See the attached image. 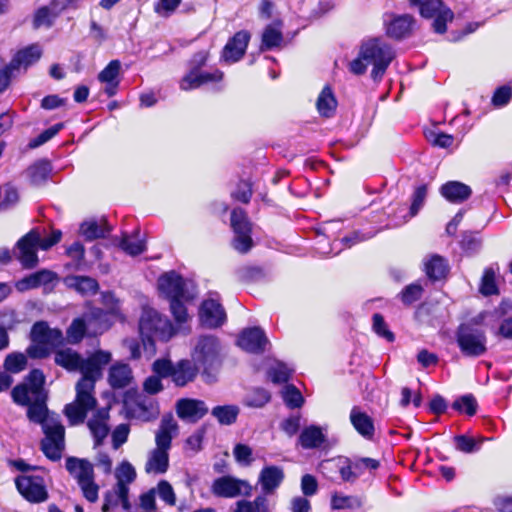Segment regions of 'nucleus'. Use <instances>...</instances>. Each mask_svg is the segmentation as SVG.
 Segmentation results:
<instances>
[{"label":"nucleus","instance_id":"35","mask_svg":"<svg viewBox=\"0 0 512 512\" xmlns=\"http://www.w3.org/2000/svg\"><path fill=\"white\" fill-rule=\"evenodd\" d=\"M326 441L321 427L311 425L303 429L299 436V443L304 449L320 447Z\"/></svg>","mask_w":512,"mask_h":512},{"label":"nucleus","instance_id":"46","mask_svg":"<svg viewBox=\"0 0 512 512\" xmlns=\"http://www.w3.org/2000/svg\"><path fill=\"white\" fill-rule=\"evenodd\" d=\"M352 463H353V469L356 473V477L357 479L359 477H361L365 471H374V470H377L380 466V463L378 460L374 459V458H369V457H360V458H355L352 460Z\"/></svg>","mask_w":512,"mask_h":512},{"label":"nucleus","instance_id":"3","mask_svg":"<svg viewBox=\"0 0 512 512\" xmlns=\"http://www.w3.org/2000/svg\"><path fill=\"white\" fill-rule=\"evenodd\" d=\"M178 434V424L172 414L162 417L155 433L156 447L148 454L145 471L148 474H164L169 467V450L172 439Z\"/></svg>","mask_w":512,"mask_h":512},{"label":"nucleus","instance_id":"64","mask_svg":"<svg viewBox=\"0 0 512 512\" xmlns=\"http://www.w3.org/2000/svg\"><path fill=\"white\" fill-rule=\"evenodd\" d=\"M233 455L236 461L243 465H250L253 461L252 459V449L245 444H237L233 449Z\"/></svg>","mask_w":512,"mask_h":512},{"label":"nucleus","instance_id":"16","mask_svg":"<svg viewBox=\"0 0 512 512\" xmlns=\"http://www.w3.org/2000/svg\"><path fill=\"white\" fill-rule=\"evenodd\" d=\"M211 490L216 496L235 498L240 495L250 496L252 487L245 480L237 479L232 476H222L214 480Z\"/></svg>","mask_w":512,"mask_h":512},{"label":"nucleus","instance_id":"18","mask_svg":"<svg viewBox=\"0 0 512 512\" xmlns=\"http://www.w3.org/2000/svg\"><path fill=\"white\" fill-rule=\"evenodd\" d=\"M177 416L188 423H196L202 419L209 411L204 401L192 398H181L177 400Z\"/></svg>","mask_w":512,"mask_h":512},{"label":"nucleus","instance_id":"8","mask_svg":"<svg viewBox=\"0 0 512 512\" xmlns=\"http://www.w3.org/2000/svg\"><path fill=\"white\" fill-rule=\"evenodd\" d=\"M194 364L209 373L221 365V345L217 337L204 335L199 337L192 352Z\"/></svg>","mask_w":512,"mask_h":512},{"label":"nucleus","instance_id":"61","mask_svg":"<svg viewBox=\"0 0 512 512\" xmlns=\"http://www.w3.org/2000/svg\"><path fill=\"white\" fill-rule=\"evenodd\" d=\"M183 301L186 300L184 298L170 300L171 312L174 316L175 321L179 324L187 322L189 318L187 309L184 306Z\"/></svg>","mask_w":512,"mask_h":512},{"label":"nucleus","instance_id":"36","mask_svg":"<svg viewBox=\"0 0 512 512\" xmlns=\"http://www.w3.org/2000/svg\"><path fill=\"white\" fill-rule=\"evenodd\" d=\"M66 283L82 295H94L99 288L97 281L88 276L68 277Z\"/></svg>","mask_w":512,"mask_h":512},{"label":"nucleus","instance_id":"40","mask_svg":"<svg viewBox=\"0 0 512 512\" xmlns=\"http://www.w3.org/2000/svg\"><path fill=\"white\" fill-rule=\"evenodd\" d=\"M50 172L51 166L49 162L45 160L38 161L27 169V175L30 181L35 185H39L46 181Z\"/></svg>","mask_w":512,"mask_h":512},{"label":"nucleus","instance_id":"31","mask_svg":"<svg viewBox=\"0 0 512 512\" xmlns=\"http://www.w3.org/2000/svg\"><path fill=\"white\" fill-rule=\"evenodd\" d=\"M111 228L106 222L105 218L90 219L84 221L80 226V232L85 237L86 240H94L97 238L105 237Z\"/></svg>","mask_w":512,"mask_h":512},{"label":"nucleus","instance_id":"2","mask_svg":"<svg viewBox=\"0 0 512 512\" xmlns=\"http://www.w3.org/2000/svg\"><path fill=\"white\" fill-rule=\"evenodd\" d=\"M46 397H34V401L27 405V417L31 422L41 424L45 435L41 449L47 458L57 461L65 447V429L58 416L49 414Z\"/></svg>","mask_w":512,"mask_h":512},{"label":"nucleus","instance_id":"34","mask_svg":"<svg viewBox=\"0 0 512 512\" xmlns=\"http://www.w3.org/2000/svg\"><path fill=\"white\" fill-rule=\"evenodd\" d=\"M62 11L56 1H52L49 6L39 8L33 19V27L38 29L40 27L52 26L54 20Z\"/></svg>","mask_w":512,"mask_h":512},{"label":"nucleus","instance_id":"44","mask_svg":"<svg viewBox=\"0 0 512 512\" xmlns=\"http://www.w3.org/2000/svg\"><path fill=\"white\" fill-rule=\"evenodd\" d=\"M27 366V356L20 352L8 354L4 360V368L10 373H19Z\"/></svg>","mask_w":512,"mask_h":512},{"label":"nucleus","instance_id":"33","mask_svg":"<svg viewBox=\"0 0 512 512\" xmlns=\"http://www.w3.org/2000/svg\"><path fill=\"white\" fill-rule=\"evenodd\" d=\"M41 56V50L37 45L29 46L23 50H20L11 60L10 68H15L19 71L21 68L26 69L39 60Z\"/></svg>","mask_w":512,"mask_h":512},{"label":"nucleus","instance_id":"5","mask_svg":"<svg viewBox=\"0 0 512 512\" xmlns=\"http://www.w3.org/2000/svg\"><path fill=\"white\" fill-rule=\"evenodd\" d=\"M361 57L373 65L371 77L377 81L382 79L396 54L390 44L381 38H370L362 42Z\"/></svg>","mask_w":512,"mask_h":512},{"label":"nucleus","instance_id":"27","mask_svg":"<svg viewBox=\"0 0 512 512\" xmlns=\"http://www.w3.org/2000/svg\"><path fill=\"white\" fill-rule=\"evenodd\" d=\"M440 193L451 203H462L471 196L472 190L462 182L449 181L441 186Z\"/></svg>","mask_w":512,"mask_h":512},{"label":"nucleus","instance_id":"10","mask_svg":"<svg viewBox=\"0 0 512 512\" xmlns=\"http://www.w3.org/2000/svg\"><path fill=\"white\" fill-rule=\"evenodd\" d=\"M153 372L162 377H171L176 386L183 387L192 382L199 368L189 360H180L175 365L168 359H157L152 365Z\"/></svg>","mask_w":512,"mask_h":512},{"label":"nucleus","instance_id":"1","mask_svg":"<svg viewBox=\"0 0 512 512\" xmlns=\"http://www.w3.org/2000/svg\"><path fill=\"white\" fill-rule=\"evenodd\" d=\"M112 359L108 351L98 350L87 359L81 357L76 351L66 348L55 353V363L68 371H79L81 379L76 384V399L64 408V414L70 425L84 422L89 411L96 407L94 397L95 383L102 376V370Z\"/></svg>","mask_w":512,"mask_h":512},{"label":"nucleus","instance_id":"41","mask_svg":"<svg viewBox=\"0 0 512 512\" xmlns=\"http://www.w3.org/2000/svg\"><path fill=\"white\" fill-rule=\"evenodd\" d=\"M88 336V325L83 315L80 318H76L72 321L67 329V340L69 343H79L83 337Z\"/></svg>","mask_w":512,"mask_h":512},{"label":"nucleus","instance_id":"54","mask_svg":"<svg viewBox=\"0 0 512 512\" xmlns=\"http://www.w3.org/2000/svg\"><path fill=\"white\" fill-rule=\"evenodd\" d=\"M116 484H122L125 487H128L130 483H132L136 478V472L133 466L128 463H122L116 471Z\"/></svg>","mask_w":512,"mask_h":512},{"label":"nucleus","instance_id":"32","mask_svg":"<svg viewBox=\"0 0 512 512\" xmlns=\"http://www.w3.org/2000/svg\"><path fill=\"white\" fill-rule=\"evenodd\" d=\"M119 247L127 255L135 257L146 251V241L139 231H135L133 234H123Z\"/></svg>","mask_w":512,"mask_h":512},{"label":"nucleus","instance_id":"48","mask_svg":"<svg viewBox=\"0 0 512 512\" xmlns=\"http://www.w3.org/2000/svg\"><path fill=\"white\" fill-rule=\"evenodd\" d=\"M480 292L485 296L498 294V288L495 282V271L492 268H487L484 271Z\"/></svg>","mask_w":512,"mask_h":512},{"label":"nucleus","instance_id":"62","mask_svg":"<svg viewBox=\"0 0 512 512\" xmlns=\"http://www.w3.org/2000/svg\"><path fill=\"white\" fill-rule=\"evenodd\" d=\"M30 393L31 392H30V389L28 388V385L23 383V384L16 385L12 389L11 396H12L13 401L16 404L21 405V406H27L31 402V399L29 397Z\"/></svg>","mask_w":512,"mask_h":512},{"label":"nucleus","instance_id":"7","mask_svg":"<svg viewBox=\"0 0 512 512\" xmlns=\"http://www.w3.org/2000/svg\"><path fill=\"white\" fill-rule=\"evenodd\" d=\"M208 52L200 51L192 57L189 62V71L180 81V88L183 91H189L212 82H220L223 79V73L215 69L212 72L202 71L206 64Z\"/></svg>","mask_w":512,"mask_h":512},{"label":"nucleus","instance_id":"24","mask_svg":"<svg viewBox=\"0 0 512 512\" xmlns=\"http://www.w3.org/2000/svg\"><path fill=\"white\" fill-rule=\"evenodd\" d=\"M129 487L122 484H115V486L104 494V503L102 505L103 512H109L111 509L121 503L125 511L130 510L131 504L128 498Z\"/></svg>","mask_w":512,"mask_h":512},{"label":"nucleus","instance_id":"63","mask_svg":"<svg viewBox=\"0 0 512 512\" xmlns=\"http://www.w3.org/2000/svg\"><path fill=\"white\" fill-rule=\"evenodd\" d=\"M373 330L387 341H394V334L387 328L384 318L380 314L373 315Z\"/></svg>","mask_w":512,"mask_h":512},{"label":"nucleus","instance_id":"42","mask_svg":"<svg viewBox=\"0 0 512 512\" xmlns=\"http://www.w3.org/2000/svg\"><path fill=\"white\" fill-rule=\"evenodd\" d=\"M34 397H45V376L39 369H33L26 377V383Z\"/></svg>","mask_w":512,"mask_h":512},{"label":"nucleus","instance_id":"39","mask_svg":"<svg viewBox=\"0 0 512 512\" xmlns=\"http://www.w3.org/2000/svg\"><path fill=\"white\" fill-rule=\"evenodd\" d=\"M425 270L429 278L439 280L446 275L448 266L444 258L434 255L425 263Z\"/></svg>","mask_w":512,"mask_h":512},{"label":"nucleus","instance_id":"55","mask_svg":"<svg viewBox=\"0 0 512 512\" xmlns=\"http://www.w3.org/2000/svg\"><path fill=\"white\" fill-rule=\"evenodd\" d=\"M423 288L421 285L413 283L407 285L400 293V298L403 304L411 305L419 300L422 296Z\"/></svg>","mask_w":512,"mask_h":512},{"label":"nucleus","instance_id":"13","mask_svg":"<svg viewBox=\"0 0 512 512\" xmlns=\"http://www.w3.org/2000/svg\"><path fill=\"white\" fill-rule=\"evenodd\" d=\"M158 289L169 300L178 298L191 300L195 295L192 283L185 280L175 271L166 272L159 277Z\"/></svg>","mask_w":512,"mask_h":512},{"label":"nucleus","instance_id":"51","mask_svg":"<svg viewBox=\"0 0 512 512\" xmlns=\"http://www.w3.org/2000/svg\"><path fill=\"white\" fill-rule=\"evenodd\" d=\"M121 64L118 60H112L109 64L99 73L98 79L103 83L119 82L118 75L120 72Z\"/></svg>","mask_w":512,"mask_h":512},{"label":"nucleus","instance_id":"28","mask_svg":"<svg viewBox=\"0 0 512 512\" xmlns=\"http://www.w3.org/2000/svg\"><path fill=\"white\" fill-rule=\"evenodd\" d=\"M56 275L46 269L32 273L16 282L18 291L23 292L30 289L38 288L42 285H47L55 279Z\"/></svg>","mask_w":512,"mask_h":512},{"label":"nucleus","instance_id":"52","mask_svg":"<svg viewBox=\"0 0 512 512\" xmlns=\"http://www.w3.org/2000/svg\"><path fill=\"white\" fill-rule=\"evenodd\" d=\"M156 494L159 496L161 500H163L166 504L173 506L176 503V495L172 485L166 481L161 480L158 482L156 488Z\"/></svg>","mask_w":512,"mask_h":512},{"label":"nucleus","instance_id":"56","mask_svg":"<svg viewBox=\"0 0 512 512\" xmlns=\"http://www.w3.org/2000/svg\"><path fill=\"white\" fill-rule=\"evenodd\" d=\"M292 370L289 369L284 363L277 362L275 366L271 367L268 375L274 383H285L289 380Z\"/></svg>","mask_w":512,"mask_h":512},{"label":"nucleus","instance_id":"6","mask_svg":"<svg viewBox=\"0 0 512 512\" xmlns=\"http://www.w3.org/2000/svg\"><path fill=\"white\" fill-rule=\"evenodd\" d=\"M139 331L145 346H153L156 339L168 341L174 334L171 322L158 311L149 307L142 310Z\"/></svg>","mask_w":512,"mask_h":512},{"label":"nucleus","instance_id":"9","mask_svg":"<svg viewBox=\"0 0 512 512\" xmlns=\"http://www.w3.org/2000/svg\"><path fill=\"white\" fill-rule=\"evenodd\" d=\"M66 469L76 479L85 499L92 503L96 502L99 486L94 481L93 465L85 459L69 457L66 460Z\"/></svg>","mask_w":512,"mask_h":512},{"label":"nucleus","instance_id":"58","mask_svg":"<svg viewBox=\"0 0 512 512\" xmlns=\"http://www.w3.org/2000/svg\"><path fill=\"white\" fill-rule=\"evenodd\" d=\"M283 399L290 408H299L303 404V397L300 391L293 385H287L283 392Z\"/></svg>","mask_w":512,"mask_h":512},{"label":"nucleus","instance_id":"20","mask_svg":"<svg viewBox=\"0 0 512 512\" xmlns=\"http://www.w3.org/2000/svg\"><path fill=\"white\" fill-rule=\"evenodd\" d=\"M30 338L32 342H40L52 349L63 343L62 331L50 328L44 321L36 322L31 329Z\"/></svg>","mask_w":512,"mask_h":512},{"label":"nucleus","instance_id":"25","mask_svg":"<svg viewBox=\"0 0 512 512\" xmlns=\"http://www.w3.org/2000/svg\"><path fill=\"white\" fill-rule=\"evenodd\" d=\"M350 421L354 429L365 439L371 440L375 434L373 419L359 407L354 406L350 411Z\"/></svg>","mask_w":512,"mask_h":512},{"label":"nucleus","instance_id":"12","mask_svg":"<svg viewBox=\"0 0 512 512\" xmlns=\"http://www.w3.org/2000/svg\"><path fill=\"white\" fill-rule=\"evenodd\" d=\"M410 2L412 5L419 6L422 17L434 19L432 27L436 33L446 32V25L453 20L454 13L441 0H410Z\"/></svg>","mask_w":512,"mask_h":512},{"label":"nucleus","instance_id":"17","mask_svg":"<svg viewBox=\"0 0 512 512\" xmlns=\"http://www.w3.org/2000/svg\"><path fill=\"white\" fill-rule=\"evenodd\" d=\"M238 346L246 352L261 354L269 345L265 332L260 327L244 329L237 340Z\"/></svg>","mask_w":512,"mask_h":512},{"label":"nucleus","instance_id":"57","mask_svg":"<svg viewBox=\"0 0 512 512\" xmlns=\"http://www.w3.org/2000/svg\"><path fill=\"white\" fill-rule=\"evenodd\" d=\"M270 401V394L265 389H256L245 399V404L249 407L261 408Z\"/></svg>","mask_w":512,"mask_h":512},{"label":"nucleus","instance_id":"15","mask_svg":"<svg viewBox=\"0 0 512 512\" xmlns=\"http://www.w3.org/2000/svg\"><path fill=\"white\" fill-rule=\"evenodd\" d=\"M15 484L19 493L30 503H41L48 499L45 480L39 475H20Z\"/></svg>","mask_w":512,"mask_h":512},{"label":"nucleus","instance_id":"37","mask_svg":"<svg viewBox=\"0 0 512 512\" xmlns=\"http://www.w3.org/2000/svg\"><path fill=\"white\" fill-rule=\"evenodd\" d=\"M362 505V499L355 495H344L342 493H335L331 497V508L334 510H356L361 508Z\"/></svg>","mask_w":512,"mask_h":512},{"label":"nucleus","instance_id":"49","mask_svg":"<svg viewBox=\"0 0 512 512\" xmlns=\"http://www.w3.org/2000/svg\"><path fill=\"white\" fill-rule=\"evenodd\" d=\"M482 246V240L476 232H465L462 236L461 247L469 254L477 253Z\"/></svg>","mask_w":512,"mask_h":512},{"label":"nucleus","instance_id":"60","mask_svg":"<svg viewBox=\"0 0 512 512\" xmlns=\"http://www.w3.org/2000/svg\"><path fill=\"white\" fill-rule=\"evenodd\" d=\"M427 197V187L426 185H421L417 187L412 196V204L410 207V216L414 217L420 209L423 207L424 202Z\"/></svg>","mask_w":512,"mask_h":512},{"label":"nucleus","instance_id":"21","mask_svg":"<svg viewBox=\"0 0 512 512\" xmlns=\"http://www.w3.org/2000/svg\"><path fill=\"white\" fill-rule=\"evenodd\" d=\"M250 40V33L247 31H239L225 45L222 58L226 62H237L245 54L246 48Z\"/></svg>","mask_w":512,"mask_h":512},{"label":"nucleus","instance_id":"4","mask_svg":"<svg viewBox=\"0 0 512 512\" xmlns=\"http://www.w3.org/2000/svg\"><path fill=\"white\" fill-rule=\"evenodd\" d=\"M45 230L34 228L17 242L16 257L25 268H33L38 263L37 249L48 250L62 238V232L54 229L44 236Z\"/></svg>","mask_w":512,"mask_h":512},{"label":"nucleus","instance_id":"23","mask_svg":"<svg viewBox=\"0 0 512 512\" xmlns=\"http://www.w3.org/2000/svg\"><path fill=\"white\" fill-rule=\"evenodd\" d=\"M108 419V409L102 408L97 410L87 422V426L94 438L96 446H99L103 443V440L107 437L110 431Z\"/></svg>","mask_w":512,"mask_h":512},{"label":"nucleus","instance_id":"38","mask_svg":"<svg viewBox=\"0 0 512 512\" xmlns=\"http://www.w3.org/2000/svg\"><path fill=\"white\" fill-rule=\"evenodd\" d=\"M317 109L320 115L331 117L337 106V101L329 87H324L317 99Z\"/></svg>","mask_w":512,"mask_h":512},{"label":"nucleus","instance_id":"53","mask_svg":"<svg viewBox=\"0 0 512 512\" xmlns=\"http://www.w3.org/2000/svg\"><path fill=\"white\" fill-rule=\"evenodd\" d=\"M453 408L459 412H465L473 416L477 410V401L472 395H465L454 401Z\"/></svg>","mask_w":512,"mask_h":512},{"label":"nucleus","instance_id":"11","mask_svg":"<svg viewBox=\"0 0 512 512\" xmlns=\"http://www.w3.org/2000/svg\"><path fill=\"white\" fill-rule=\"evenodd\" d=\"M456 341L463 355L480 357L487 351L485 331L470 324H461L456 331Z\"/></svg>","mask_w":512,"mask_h":512},{"label":"nucleus","instance_id":"30","mask_svg":"<svg viewBox=\"0 0 512 512\" xmlns=\"http://www.w3.org/2000/svg\"><path fill=\"white\" fill-rule=\"evenodd\" d=\"M413 25L414 19L412 16H396L387 25V34L395 39L405 38L410 35Z\"/></svg>","mask_w":512,"mask_h":512},{"label":"nucleus","instance_id":"47","mask_svg":"<svg viewBox=\"0 0 512 512\" xmlns=\"http://www.w3.org/2000/svg\"><path fill=\"white\" fill-rule=\"evenodd\" d=\"M485 438H480L478 441L466 435H457L454 437L456 449L464 453H472L480 448L481 443Z\"/></svg>","mask_w":512,"mask_h":512},{"label":"nucleus","instance_id":"26","mask_svg":"<svg viewBox=\"0 0 512 512\" xmlns=\"http://www.w3.org/2000/svg\"><path fill=\"white\" fill-rule=\"evenodd\" d=\"M284 471L281 467L271 465L264 467L259 474V483L265 494L273 493L282 483Z\"/></svg>","mask_w":512,"mask_h":512},{"label":"nucleus","instance_id":"29","mask_svg":"<svg viewBox=\"0 0 512 512\" xmlns=\"http://www.w3.org/2000/svg\"><path fill=\"white\" fill-rule=\"evenodd\" d=\"M132 379V370L126 363L116 362L109 369L108 382L114 389L127 387Z\"/></svg>","mask_w":512,"mask_h":512},{"label":"nucleus","instance_id":"45","mask_svg":"<svg viewBox=\"0 0 512 512\" xmlns=\"http://www.w3.org/2000/svg\"><path fill=\"white\" fill-rule=\"evenodd\" d=\"M282 40L283 37L281 31L274 26L269 25L265 28L262 34L261 50H269L277 47L281 44Z\"/></svg>","mask_w":512,"mask_h":512},{"label":"nucleus","instance_id":"19","mask_svg":"<svg viewBox=\"0 0 512 512\" xmlns=\"http://www.w3.org/2000/svg\"><path fill=\"white\" fill-rule=\"evenodd\" d=\"M200 321L203 326L217 328L226 321V313L223 306L215 299L203 301L199 311Z\"/></svg>","mask_w":512,"mask_h":512},{"label":"nucleus","instance_id":"43","mask_svg":"<svg viewBox=\"0 0 512 512\" xmlns=\"http://www.w3.org/2000/svg\"><path fill=\"white\" fill-rule=\"evenodd\" d=\"M211 414L222 425L233 424L239 414V408L236 405L216 406L212 409Z\"/></svg>","mask_w":512,"mask_h":512},{"label":"nucleus","instance_id":"59","mask_svg":"<svg viewBox=\"0 0 512 512\" xmlns=\"http://www.w3.org/2000/svg\"><path fill=\"white\" fill-rule=\"evenodd\" d=\"M341 465L338 466V471L343 482L353 484L357 481L356 473L354 471L352 459L343 458L340 460Z\"/></svg>","mask_w":512,"mask_h":512},{"label":"nucleus","instance_id":"14","mask_svg":"<svg viewBox=\"0 0 512 512\" xmlns=\"http://www.w3.org/2000/svg\"><path fill=\"white\" fill-rule=\"evenodd\" d=\"M231 226L235 233L233 247L240 253L248 252L253 244L251 238V223L245 211L241 208L233 209L231 213Z\"/></svg>","mask_w":512,"mask_h":512},{"label":"nucleus","instance_id":"50","mask_svg":"<svg viewBox=\"0 0 512 512\" xmlns=\"http://www.w3.org/2000/svg\"><path fill=\"white\" fill-rule=\"evenodd\" d=\"M182 0H158L154 4V12L162 17L168 18L175 13Z\"/></svg>","mask_w":512,"mask_h":512},{"label":"nucleus","instance_id":"22","mask_svg":"<svg viewBox=\"0 0 512 512\" xmlns=\"http://www.w3.org/2000/svg\"><path fill=\"white\" fill-rule=\"evenodd\" d=\"M84 316L88 325V336L102 334L112 325V316L100 308H91Z\"/></svg>","mask_w":512,"mask_h":512}]
</instances>
